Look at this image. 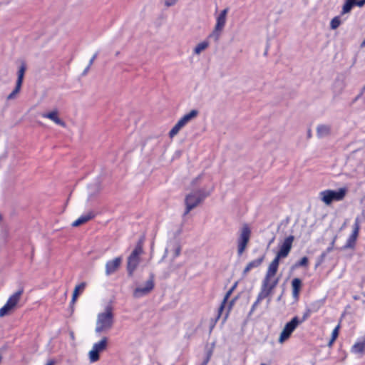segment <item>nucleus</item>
<instances>
[{
    "instance_id": "nucleus-1",
    "label": "nucleus",
    "mask_w": 365,
    "mask_h": 365,
    "mask_svg": "<svg viewBox=\"0 0 365 365\" xmlns=\"http://www.w3.org/2000/svg\"><path fill=\"white\" fill-rule=\"evenodd\" d=\"M278 269V266L271 263L269 264L264 277L262 282L260 291L258 294L257 302H261L264 299L273 294L274 289L279 282V277H277Z\"/></svg>"
},
{
    "instance_id": "nucleus-2",
    "label": "nucleus",
    "mask_w": 365,
    "mask_h": 365,
    "mask_svg": "<svg viewBox=\"0 0 365 365\" xmlns=\"http://www.w3.org/2000/svg\"><path fill=\"white\" fill-rule=\"evenodd\" d=\"M114 322L113 307L111 304H108L103 312L97 316L96 331L101 333L110 329Z\"/></svg>"
},
{
    "instance_id": "nucleus-3",
    "label": "nucleus",
    "mask_w": 365,
    "mask_h": 365,
    "mask_svg": "<svg viewBox=\"0 0 365 365\" xmlns=\"http://www.w3.org/2000/svg\"><path fill=\"white\" fill-rule=\"evenodd\" d=\"M294 240V237L293 235H289L285 237L283 242L279 245V250L270 263L279 267L280 259L286 258L289 255L292 248Z\"/></svg>"
},
{
    "instance_id": "nucleus-4",
    "label": "nucleus",
    "mask_w": 365,
    "mask_h": 365,
    "mask_svg": "<svg viewBox=\"0 0 365 365\" xmlns=\"http://www.w3.org/2000/svg\"><path fill=\"white\" fill-rule=\"evenodd\" d=\"M24 292V287H21L9 297L6 304L0 309V317L9 314L10 311L16 308L21 300Z\"/></svg>"
},
{
    "instance_id": "nucleus-5",
    "label": "nucleus",
    "mask_w": 365,
    "mask_h": 365,
    "mask_svg": "<svg viewBox=\"0 0 365 365\" xmlns=\"http://www.w3.org/2000/svg\"><path fill=\"white\" fill-rule=\"evenodd\" d=\"M143 252V241L139 240L135 249L128 257L127 269L130 274L135 270L140 262V256Z\"/></svg>"
},
{
    "instance_id": "nucleus-6",
    "label": "nucleus",
    "mask_w": 365,
    "mask_h": 365,
    "mask_svg": "<svg viewBox=\"0 0 365 365\" xmlns=\"http://www.w3.org/2000/svg\"><path fill=\"white\" fill-rule=\"evenodd\" d=\"M251 229L248 224H244L237 239V254L241 256L248 245L251 237Z\"/></svg>"
},
{
    "instance_id": "nucleus-7",
    "label": "nucleus",
    "mask_w": 365,
    "mask_h": 365,
    "mask_svg": "<svg viewBox=\"0 0 365 365\" xmlns=\"http://www.w3.org/2000/svg\"><path fill=\"white\" fill-rule=\"evenodd\" d=\"M346 193V188H340L338 191L332 190H326L320 192L322 200L326 205H330L332 201H340L342 200Z\"/></svg>"
},
{
    "instance_id": "nucleus-8",
    "label": "nucleus",
    "mask_w": 365,
    "mask_h": 365,
    "mask_svg": "<svg viewBox=\"0 0 365 365\" xmlns=\"http://www.w3.org/2000/svg\"><path fill=\"white\" fill-rule=\"evenodd\" d=\"M207 195L197 191L195 193L189 194L185 197L186 212L187 214L192 209L195 207L201 201H202Z\"/></svg>"
},
{
    "instance_id": "nucleus-9",
    "label": "nucleus",
    "mask_w": 365,
    "mask_h": 365,
    "mask_svg": "<svg viewBox=\"0 0 365 365\" xmlns=\"http://www.w3.org/2000/svg\"><path fill=\"white\" fill-rule=\"evenodd\" d=\"M299 324L298 317H293L291 321L287 322L280 334L279 342L283 343L287 340Z\"/></svg>"
},
{
    "instance_id": "nucleus-10",
    "label": "nucleus",
    "mask_w": 365,
    "mask_h": 365,
    "mask_svg": "<svg viewBox=\"0 0 365 365\" xmlns=\"http://www.w3.org/2000/svg\"><path fill=\"white\" fill-rule=\"evenodd\" d=\"M26 69V65L24 63H22L18 71V78L16 81V87L14 90L7 96V100L14 99L16 97V96L19 93L22 86Z\"/></svg>"
},
{
    "instance_id": "nucleus-11",
    "label": "nucleus",
    "mask_w": 365,
    "mask_h": 365,
    "mask_svg": "<svg viewBox=\"0 0 365 365\" xmlns=\"http://www.w3.org/2000/svg\"><path fill=\"white\" fill-rule=\"evenodd\" d=\"M122 263V257H118L114 258L113 259L108 260L106 263V274L107 276H109L113 273H115L120 267V264Z\"/></svg>"
},
{
    "instance_id": "nucleus-12",
    "label": "nucleus",
    "mask_w": 365,
    "mask_h": 365,
    "mask_svg": "<svg viewBox=\"0 0 365 365\" xmlns=\"http://www.w3.org/2000/svg\"><path fill=\"white\" fill-rule=\"evenodd\" d=\"M154 288V282L153 279H150L145 283V286L144 287H137L134 292L133 295L136 298L141 297L144 295L150 293Z\"/></svg>"
},
{
    "instance_id": "nucleus-13",
    "label": "nucleus",
    "mask_w": 365,
    "mask_h": 365,
    "mask_svg": "<svg viewBox=\"0 0 365 365\" xmlns=\"http://www.w3.org/2000/svg\"><path fill=\"white\" fill-rule=\"evenodd\" d=\"M266 257L264 253L262 254L257 259L250 261L245 267L242 274L244 276L247 275L248 272L254 268H257L261 266Z\"/></svg>"
},
{
    "instance_id": "nucleus-14",
    "label": "nucleus",
    "mask_w": 365,
    "mask_h": 365,
    "mask_svg": "<svg viewBox=\"0 0 365 365\" xmlns=\"http://www.w3.org/2000/svg\"><path fill=\"white\" fill-rule=\"evenodd\" d=\"M227 12L228 9L226 8L223 9L220 14V15L217 16L216 25L215 27V32H220L223 29L226 23V16L227 14Z\"/></svg>"
},
{
    "instance_id": "nucleus-15",
    "label": "nucleus",
    "mask_w": 365,
    "mask_h": 365,
    "mask_svg": "<svg viewBox=\"0 0 365 365\" xmlns=\"http://www.w3.org/2000/svg\"><path fill=\"white\" fill-rule=\"evenodd\" d=\"M41 116L45 118H48L56 124L59 125L62 127H66V123L64 121L61 120L58 117V113L57 110H54L49 113H44L41 114Z\"/></svg>"
},
{
    "instance_id": "nucleus-16",
    "label": "nucleus",
    "mask_w": 365,
    "mask_h": 365,
    "mask_svg": "<svg viewBox=\"0 0 365 365\" xmlns=\"http://www.w3.org/2000/svg\"><path fill=\"white\" fill-rule=\"evenodd\" d=\"M302 287V282L299 278H294L292 281V289L293 297L297 299L299 296L301 289Z\"/></svg>"
},
{
    "instance_id": "nucleus-17",
    "label": "nucleus",
    "mask_w": 365,
    "mask_h": 365,
    "mask_svg": "<svg viewBox=\"0 0 365 365\" xmlns=\"http://www.w3.org/2000/svg\"><path fill=\"white\" fill-rule=\"evenodd\" d=\"M94 217V215L93 212H89L85 215H82L79 217L77 220L72 222L73 227H78L84 223H86L89 220H92Z\"/></svg>"
},
{
    "instance_id": "nucleus-18",
    "label": "nucleus",
    "mask_w": 365,
    "mask_h": 365,
    "mask_svg": "<svg viewBox=\"0 0 365 365\" xmlns=\"http://www.w3.org/2000/svg\"><path fill=\"white\" fill-rule=\"evenodd\" d=\"M365 350V339L363 341L356 342L351 347V352L362 354Z\"/></svg>"
},
{
    "instance_id": "nucleus-19",
    "label": "nucleus",
    "mask_w": 365,
    "mask_h": 365,
    "mask_svg": "<svg viewBox=\"0 0 365 365\" xmlns=\"http://www.w3.org/2000/svg\"><path fill=\"white\" fill-rule=\"evenodd\" d=\"M108 345V338L104 336L98 342L95 343L93 346L98 352H101L106 349Z\"/></svg>"
},
{
    "instance_id": "nucleus-20",
    "label": "nucleus",
    "mask_w": 365,
    "mask_h": 365,
    "mask_svg": "<svg viewBox=\"0 0 365 365\" xmlns=\"http://www.w3.org/2000/svg\"><path fill=\"white\" fill-rule=\"evenodd\" d=\"M185 125L184 124V123L182 120H179L177 122V123L173 126V128L170 130L169 137L170 138H173L179 133L180 129L183 128Z\"/></svg>"
},
{
    "instance_id": "nucleus-21",
    "label": "nucleus",
    "mask_w": 365,
    "mask_h": 365,
    "mask_svg": "<svg viewBox=\"0 0 365 365\" xmlns=\"http://www.w3.org/2000/svg\"><path fill=\"white\" fill-rule=\"evenodd\" d=\"M237 287V283H235L225 294V297H224V299L222 300V302H221L220 305V310L221 311H223L225 307V305L230 298V297L231 296V294H232L233 291L235 290V289Z\"/></svg>"
},
{
    "instance_id": "nucleus-22",
    "label": "nucleus",
    "mask_w": 365,
    "mask_h": 365,
    "mask_svg": "<svg viewBox=\"0 0 365 365\" xmlns=\"http://www.w3.org/2000/svg\"><path fill=\"white\" fill-rule=\"evenodd\" d=\"M197 110H192L190 113L184 115L180 120H182L185 125H186L190 120L197 117Z\"/></svg>"
},
{
    "instance_id": "nucleus-23",
    "label": "nucleus",
    "mask_w": 365,
    "mask_h": 365,
    "mask_svg": "<svg viewBox=\"0 0 365 365\" xmlns=\"http://www.w3.org/2000/svg\"><path fill=\"white\" fill-rule=\"evenodd\" d=\"M318 309H319V307L314 308V309H312L311 308H307L306 310L304 311V312L303 313L302 318L300 319L298 318L299 324H302L304 322H305L307 319H308L310 317L312 312H317Z\"/></svg>"
},
{
    "instance_id": "nucleus-24",
    "label": "nucleus",
    "mask_w": 365,
    "mask_h": 365,
    "mask_svg": "<svg viewBox=\"0 0 365 365\" xmlns=\"http://www.w3.org/2000/svg\"><path fill=\"white\" fill-rule=\"evenodd\" d=\"M340 327L341 324L339 323L338 325L333 329L331 339L328 343V346L331 347L334 341L336 340L339 334Z\"/></svg>"
},
{
    "instance_id": "nucleus-25",
    "label": "nucleus",
    "mask_w": 365,
    "mask_h": 365,
    "mask_svg": "<svg viewBox=\"0 0 365 365\" xmlns=\"http://www.w3.org/2000/svg\"><path fill=\"white\" fill-rule=\"evenodd\" d=\"M360 230V223L359 218H356L354 225H353V231L351 234L350 237L354 239L356 241L357 240L359 233Z\"/></svg>"
},
{
    "instance_id": "nucleus-26",
    "label": "nucleus",
    "mask_w": 365,
    "mask_h": 365,
    "mask_svg": "<svg viewBox=\"0 0 365 365\" xmlns=\"http://www.w3.org/2000/svg\"><path fill=\"white\" fill-rule=\"evenodd\" d=\"M317 132L319 137H324L330 133V128L328 125H321L317 127Z\"/></svg>"
},
{
    "instance_id": "nucleus-27",
    "label": "nucleus",
    "mask_w": 365,
    "mask_h": 365,
    "mask_svg": "<svg viewBox=\"0 0 365 365\" xmlns=\"http://www.w3.org/2000/svg\"><path fill=\"white\" fill-rule=\"evenodd\" d=\"M222 312L223 311H221L220 310V307H219L218 310H217V316L215 318H212V319H210V332L212 331V329L215 327L217 322H218V320L221 317Z\"/></svg>"
},
{
    "instance_id": "nucleus-28",
    "label": "nucleus",
    "mask_w": 365,
    "mask_h": 365,
    "mask_svg": "<svg viewBox=\"0 0 365 365\" xmlns=\"http://www.w3.org/2000/svg\"><path fill=\"white\" fill-rule=\"evenodd\" d=\"M209 46V43L207 41H204L198 43L194 49L195 54H200L202 51L205 50Z\"/></svg>"
},
{
    "instance_id": "nucleus-29",
    "label": "nucleus",
    "mask_w": 365,
    "mask_h": 365,
    "mask_svg": "<svg viewBox=\"0 0 365 365\" xmlns=\"http://www.w3.org/2000/svg\"><path fill=\"white\" fill-rule=\"evenodd\" d=\"M85 286H86V284L85 283H81L77 286H76L74 290H73V296H72V302H75L78 294H79V291L80 290H83L84 288H85Z\"/></svg>"
},
{
    "instance_id": "nucleus-30",
    "label": "nucleus",
    "mask_w": 365,
    "mask_h": 365,
    "mask_svg": "<svg viewBox=\"0 0 365 365\" xmlns=\"http://www.w3.org/2000/svg\"><path fill=\"white\" fill-rule=\"evenodd\" d=\"M99 353L96 349L93 347L89 351V359L91 362H96L99 360Z\"/></svg>"
},
{
    "instance_id": "nucleus-31",
    "label": "nucleus",
    "mask_w": 365,
    "mask_h": 365,
    "mask_svg": "<svg viewBox=\"0 0 365 365\" xmlns=\"http://www.w3.org/2000/svg\"><path fill=\"white\" fill-rule=\"evenodd\" d=\"M356 242V241L349 236L345 245H344L343 249H354L355 247Z\"/></svg>"
},
{
    "instance_id": "nucleus-32",
    "label": "nucleus",
    "mask_w": 365,
    "mask_h": 365,
    "mask_svg": "<svg viewBox=\"0 0 365 365\" xmlns=\"http://www.w3.org/2000/svg\"><path fill=\"white\" fill-rule=\"evenodd\" d=\"M341 24V20L339 16H335L330 22V27L331 29H336Z\"/></svg>"
},
{
    "instance_id": "nucleus-33",
    "label": "nucleus",
    "mask_w": 365,
    "mask_h": 365,
    "mask_svg": "<svg viewBox=\"0 0 365 365\" xmlns=\"http://www.w3.org/2000/svg\"><path fill=\"white\" fill-rule=\"evenodd\" d=\"M309 264V260H308V258L307 257H303L300 259V260H299L295 266L296 267H307Z\"/></svg>"
},
{
    "instance_id": "nucleus-34",
    "label": "nucleus",
    "mask_w": 365,
    "mask_h": 365,
    "mask_svg": "<svg viewBox=\"0 0 365 365\" xmlns=\"http://www.w3.org/2000/svg\"><path fill=\"white\" fill-rule=\"evenodd\" d=\"M353 6H354V4L346 1L345 4H344L343 8H342V11H341L342 14L349 12Z\"/></svg>"
},
{
    "instance_id": "nucleus-35",
    "label": "nucleus",
    "mask_w": 365,
    "mask_h": 365,
    "mask_svg": "<svg viewBox=\"0 0 365 365\" xmlns=\"http://www.w3.org/2000/svg\"><path fill=\"white\" fill-rule=\"evenodd\" d=\"M178 0H166L165 4L166 6H170L174 5Z\"/></svg>"
},
{
    "instance_id": "nucleus-36",
    "label": "nucleus",
    "mask_w": 365,
    "mask_h": 365,
    "mask_svg": "<svg viewBox=\"0 0 365 365\" xmlns=\"http://www.w3.org/2000/svg\"><path fill=\"white\" fill-rule=\"evenodd\" d=\"M365 3V0H360L359 1L356 2V4L359 6H361Z\"/></svg>"
},
{
    "instance_id": "nucleus-37",
    "label": "nucleus",
    "mask_w": 365,
    "mask_h": 365,
    "mask_svg": "<svg viewBox=\"0 0 365 365\" xmlns=\"http://www.w3.org/2000/svg\"><path fill=\"white\" fill-rule=\"evenodd\" d=\"M257 301H258V297H257L256 301L255 302V303L252 305V309H254L257 307V305L260 303V302H257Z\"/></svg>"
},
{
    "instance_id": "nucleus-38",
    "label": "nucleus",
    "mask_w": 365,
    "mask_h": 365,
    "mask_svg": "<svg viewBox=\"0 0 365 365\" xmlns=\"http://www.w3.org/2000/svg\"><path fill=\"white\" fill-rule=\"evenodd\" d=\"M46 365H55V361L49 360Z\"/></svg>"
},
{
    "instance_id": "nucleus-39",
    "label": "nucleus",
    "mask_w": 365,
    "mask_h": 365,
    "mask_svg": "<svg viewBox=\"0 0 365 365\" xmlns=\"http://www.w3.org/2000/svg\"><path fill=\"white\" fill-rule=\"evenodd\" d=\"M180 254V247H178L176 252H175V256H178Z\"/></svg>"
},
{
    "instance_id": "nucleus-40",
    "label": "nucleus",
    "mask_w": 365,
    "mask_h": 365,
    "mask_svg": "<svg viewBox=\"0 0 365 365\" xmlns=\"http://www.w3.org/2000/svg\"><path fill=\"white\" fill-rule=\"evenodd\" d=\"M346 1L351 3L354 5L356 4V0H346Z\"/></svg>"
},
{
    "instance_id": "nucleus-41",
    "label": "nucleus",
    "mask_w": 365,
    "mask_h": 365,
    "mask_svg": "<svg viewBox=\"0 0 365 365\" xmlns=\"http://www.w3.org/2000/svg\"><path fill=\"white\" fill-rule=\"evenodd\" d=\"M361 47H365V39L362 41V43L361 44Z\"/></svg>"
},
{
    "instance_id": "nucleus-42",
    "label": "nucleus",
    "mask_w": 365,
    "mask_h": 365,
    "mask_svg": "<svg viewBox=\"0 0 365 365\" xmlns=\"http://www.w3.org/2000/svg\"><path fill=\"white\" fill-rule=\"evenodd\" d=\"M233 304V301L230 302V309H231V307L232 306Z\"/></svg>"
},
{
    "instance_id": "nucleus-43",
    "label": "nucleus",
    "mask_w": 365,
    "mask_h": 365,
    "mask_svg": "<svg viewBox=\"0 0 365 365\" xmlns=\"http://www.w3.org/2000/svg\"><path fill=\"white\" fill-rule=\"evenodd\" d=\"M96 58V56H94L93 57V58L91 60V63H92V62H93V61L94 60V58Z\"/></svg>"
},
{
    "instance_id": "nucleus-44",
    "label": "nucleus",
    "mask_w": 365,
    "mask_h": 365,
    "mask_svg": "<svg viewBox=\"0 0 365 365\" xmlns=\"http://www.w3.org/2000/svg\"><path fill=\"white\" fill-rule=\"evenodd\" d=\"M227 316H228V313L226 314V316H225V320H226V319H227Z\"/></svg>"
},
{
    "instance_id": "nucleus-45",
    "label": "nucleus",
    "mask_w": 365,
    "mask_h": 365,
    "mask_svg": "<svg viewBox=\"0 0 365 365\" xmlns=\"http://www.w3.org/2000/svg\"><path fill=\"white\" fill-rule=\"evenodd\" d=\"M1 219H2V216H1V215L0 214V220H1Z\"/></svg>"
},
{
    "instance_id": "nucleus-46",
    "label": "nucleus",
    "mask_w": 365,
    "mask_h": 365,
    "mask_svg": "<svg viewBox=\"0 0 365 365\" xmlns=\"http://www.w3.org/2000/svg\"><path fill=\"white\" fill-rule=\"evenodd\" d=\"M260 365H267L266 364L262 363Z\"/></svg>"
},
{
    "instance_id": "nucleus-47",
    "label": "nucleus",
    "mask_w": 365,
    "mask_h": 365,
    "mask_svg": "<svg viewBox=\"0 0 365 365\" xmlns=\"http://www.w3.org/2000/svg\"><path fill=\"white\" fill-rule=\"evenodd\" d=\"M363 296L365 297V292L363 294Z\"/></svg>"
}]
</instances>
